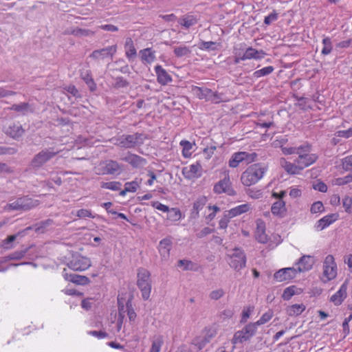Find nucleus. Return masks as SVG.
I'll return each instance as SVG.
<instances>
[{
  "mask_svg": "<svg viewBox=\"0 0 352 352\" xmlns=\"http://www.w3.org/2000/svg\"><path fill=\"white\" fill-rule=\"evenodd\" d=\"M30 107L29 103L28 102H21L20 104H14L10 107L11 110H13L16 112L25 113L28 110Z\"/></svg>",
  "mask_w": 352,
  "mask_h": 352,
  "instance_id": "5fc2aeb1",
  "label": "nucleus"
},
{
  "mask_svg": "<svg viewBox=\"0 0 352 352\" xmlns=\"http://www.w3.org/2000/svg\"><path fill=\"white\" fill-rule=\"evenodd\" d=\"M126 57L129 60H133L137 56V51L134 45L133 41L131 38H126L124 43Z\"/></svg>",
  "mask_w": 352,
  "mask_h": 352,
  "instance_id": "c85d7f7f",
  "label": "nucleus"
},
{
  "mask_svg": "<svg viewBox=\"0 0 352 352\" xmlns=\"http://www.w3.org/2000/svg\"><path fill=\"white\" fill-rule=\"evenodd\" d=\"M267 168L260 163L250 166L241 175V182L245 186L256 184L264 175Z\"/></svg>",
  "mask_w": 352,
  "mask_h": 352,
  "instance_id": "f257e3e1",
  "label": "nucleus"
},
{
  "mask_svg": "<svg viewBox=\"0 0 352 352\" xmlns=\"http://www.w3.org/2000/svg\"><path fill=\"white\" fill-rule=\"evenodd\" d=\"M179 144L182 146V155L185 158L190 157L192 154L190 151L192 148L193 145H195V143H191L188 140H183L180 142Z\"/></svg>",
  "mask_w": 352,
  "mask_h": 352,
  "instance_id": "a19ab883",
  "label": "nucleus"
},
{
  "mask_svg": "<svg viewBox=\"0 0 352 352\" xmlns=\"http://www.w3.org/2000/svg\"><path fill=\"white\" fill-rule=\"evenodd\" d=\"M255 238L261 243H266L269 240L267 235L265 234V224L261 219L256 221Z\"/></svg>",
  "mask_w": 352,
  "mask_h": 352,
  "instance_id": "5701e85b",
  "label": "nucleus"
},
{
  "mask_svg": "<svg viewBox=\"0 0 352 352\" xmlns=\"http://www.w3.org/2000/svg\"><path fill=\"white\" fill-rule=\"evenodd\" d=\"M341 166L344 170H352V155H348L341 160Z\"/></svg>",
  "mask_w": 352,
  "mask_h": 352,
  "instance_id": "603ef678",
  "label": "nucleus"
},
{
  "mask_svg": "<svg viewBox=\"0 0 352 352\" xmlns=\"http://www.w3.org/2000/svg\"><path fill=\"white\" fill-rule=\"evenodd\" d=\"M257 154L254 152L248 153L245 151H239L232 155L229 160V166L231 168H236L240 163L249 164L256 160Z\"/></svg>",
  "mask_w": 352,
  "mask_h": 352,
  "instance_id": "423d86ee",
  "label": "nucleus"
},
{
  "mask_svg": "<svg viewBox=\"0 0 352 352\" xmlns=\"http://www.w3.org/2000/svg\"><path fill=\"white\" fill-rule=\"evenodd\" d=\"M122 184L120 182H102L101 188L105 189H109L111 190H119L121 189Z\"/></svg>",
  "mask_w": 352,
  "mask_h": 352,
  "instance_id": "09e8293b",
  "label": "nucleus"
},
{
  "mask_svg": "<svg viewBox=\"0 0 352 352\" xmlns=\"http://www.w3.org/2000/svg\"><path fill=\"white\" fill-rule=\"evenodd\" d=\"M66 271V269L63 270V276L64 278L67 281L80 285H86L90 283L89 278L86 276L78 275L76 274H69Z\"/></svg>",
  "mask_w": 352,
  "mask_h": 352,
  "instance_id": "dca6fc26",
  "label": "nucleus"
},
{
  "mask_svg": "<svg viewBox=\"0 0 352 352\" xmlns=\"http://www.w3.org/2000/svg\"><path fill=\"white\" fill-rule=\"evenodd\" d=\"M322 43L324 45V47L321 52L322 54L324 56L329 54L333 50L332 42L331 38L329 37H325L322 39Z\"/></svg>",
  "mask_w": 352,
  "mask_h": 352,
  "instance_id": "de8ad7c7",
  "label": "nucleus"
},
{
  "mask_svg": "<svg viewBox=\"0 0 352 352\" xmlns=\"http://www.w3.org/2000/svg\"><path fill=\"white\" fill-rule=\"evenodd\" d=\"M271 212L274 216L284 217L287 212L285 202L283 200L275 201L271 207Z\"/></svg>",
  "mask_w": 352,
  "mask_h": 352,
  "instance_id": "bb28decb",
  "label": "nucleus"
},
{
  "mask_svg": "<svg viewBox=\"0 0 352 352\" xmlns=\"http://www.w3.org/2000/svg\"><path fill=\"white\" fill-rule=\"evenodd\" d=\"M337 217L336 214H330L324 216V217L319 219L315 224V228L318 231H321L324 228H327L334 221H336Z\"/></svg>",
  "mask_w": 352,
  "mask_h": 352,
  "instance_id": "393cba45",
  "label": "nucleus"
},
{
  "mask_svg": "<svg viewBox=\"0 0 352 352\" xmlns=\"http://www.w3.org/2000/svg\"><path fill=\"white\" fill-rule=\"evenodd\" d=\"M303 304H294L287 308V314L289 316H298L300 315L305 309Z\"/></svg>",
  "mask_w": 352,
  "mask_h": 352,
  "instance_id": "c9c22d12",
  "label": "nucleus"
},
{
  "mask_svg": "<svg viewBox=\"0 0 352 352\" xmlns=\"http://www.w3.org/2000/svg\"><path fill=\"white\" fill-rule=\"evenodd\" d=\"M172 245L173 241L170 236L166 237L160 241L158 251L162 259L167 260L169 258Z\"/></svg>",
  "mask_w": 352,
  "mask_h": 352,
  "instance_id": "2eb2a0df",
  "label": "nucleus"
},
{
  "mask_svg": "<svg viewBox=\"0 0 352 352\" xmlns=\"http://www.w3.org/2000/svg\"><path fill=\"white\" fill-rule=\"evenodd\" d=\"M246 194L252 199H257L262 197L263 192L261 190L255 188H248L245 190Z\"/></svg>",
  "mask_w": 352,
  "mask_h": 352,
  "instance_id": "bf43d9fd",
  "label": "nucleus"
},
{
  "mask_svg": "<svg viewBox=\"0 0 352 352\" xmlns=\"http://www.w3.org/2000/svg\"><path fill=\"white\" fill-rule=\"evenodd\" d=\"M274 70L273 66H267L261 69H258L253 73V77L255 78H260L263 76H267L271 74Z\"/></svg>",
  "mask_w": 352,
  "mask_h": 352,
  "instance_id": "79ce46f5",
  "label": "nucleus"
},
{
  "mask_svg": "<svg viewBox=\"0 0 352 352\" xmlns=\"http://www.w3.org/2000/svg\"><path fill=\"white\" fill-rule=\"evenodd\" d=\"M115 80L114 87L116 89L124 88L129 85V82L122 76H118Z\"/></svg>",
  "mask_w": 352,
  "mask_h": 352,
  "instance_id": "69168bd1",
  "label": "nucleus"
},
{
  "mask_svg": "<svg viewBox=\"0 0 352 352\" xmlns=\"http://www.w3.org/2000/svg\"><path fill=\"white\" fill-rule=\"evenodd\" d=\"M198 20L196 16L191 14H186L183 16L182 19H180L178 23L185 27L186 29H188L191 26L197 24Z\"/></svg>",
  "mask_w": 352,
  "mask_h": 352,
  "instance_id": "f704fd0d",
  "label": "nucleus"
},
{
  "mask_svg": "<svg viewBox=\"0 0 352 352\" xmlns=\"http://www.w3.org/2000/svg\"><path fill=\"white\" fill-rule=\"evenodd\" d=\"M306 153L304 151H300L298 158L295 160V162L300 166L302 170L314 164L318 158L316 154Z\"/></svg>",
  "mask_w": 352,
  "mask_h": 352,
  "instance_id": "f8f14e48",
  "label": "nucleus"
},
{
  "mask_svg": "<svg viewBox=\"0 0 352 352\" xmlns=\"http://www.w3.org/2000/svg\"><path fill=\"white\" fill-rule=\"evenodd\" d=\"M99 166L101 175H119L124 170V165L113 160L101 162Z\"/></svg>",
  "mask_w": 352,
  "mask_h": 352,
  "instance_id": "0eeeda50",
  "label": "nucleus"
},
{
  "mask_svg": "<svg viewBox=\"0 0 352 352\" xmlns=\"http://www.w3.org/2000/svg\"><path fill=\"white\" fill-rule=\"evenodd\" d=\"M349 285V280H345L342 284L338 291L331 296L330 301L332 302L336 306H338L342 303L346 298V290Z\"/></svg>",
  "mask_w": 352,
  "mask_h": 352,
  "instance_id": "4468645a",
  "label": "nucleus"
},
{
  "mask_svg": "<svg viewBox=\"0 0 352 352\" xmlns=\"http://www.w3.org/2000/svg\"><path fill=\"white\" fill-rule=\"evenodd\" d=\"M182 218L181 210L177 208H169V212H167L166 219L171 222H175L180 220Z\"/></svg>",
  "mask_w": 352,
  "mask_h": 352,
  "instance_id": "ea45409f",
  "label": "nucleus"
},
{
  "mask_svg": "<svg viewBox=\"0 0 352 352\" xmlns=\"http://www.w3.org/2000/svg\"><path fill=\"white\" fill-rule=\"evenodd\" d=\"M173 52H174V54L177 58H182L184 56H189L191 53V50H190V48L188 47L184 46V45L175 47Z\"/></svg>",
  "mask_w": 352,
  "mask_h": 352,
  "instance_id": "c03bdc74",
  "label": "nucleus"
},
{
  "mask_svg": "<svg viewBox=\"0 0 352 352\" xmlns=\"http://www.w3.org/2000/svg\"><path fill=\"white\" fill-rule=\"evenodd\" d=\"M298 289L296 286L292 285L285 289L283 291L282 298L285 300H289L294 295L298 294L296 291Z\"/></svg>",
  "mask_w": 352,
  "mask_h": 352,
  "instance_id": "8fccbe9b",
  "label": "nucleus"
},
{
  "mask_svg": "<svg viewBox=\"0 0 352 352\" xmlns=\"http://www.w3.org/2000/svg\"><path fill=\"white\" fill-rule=\"evenodd\" d=\"M191 90L192 94L199 100H205L206 102H209L212 91L211 89L192 86Z\"/></svg>",
  "mask_w": 352,
  "mask_h": 352,
  "instance_id": "b1692460",
  "label": "nucleus"
},
{
  "mask_svg": "<svg viewBox=\"0 0 352 352\" xmlns=\"http://www.w3.org/2000/svg\"><path fill=\"white\" fill-rule=\"evenodd\" d=\"M213 191L216 194L226 193L228 196L236 195V190L232 187V182L228 174L214 184Z\"/></svg>",
  "mask_w": 352,
  "mask_h": 352,
  "instance_id": "1a4fd4ad",
  "label": "nucleus"
},
{
  "mask_svg": "<svg viewBox=\"0 0 352 352\" xmlns=\"http://www.w3.org/2000/svg\"><path fill=\"white\" fill-rule=\"evenodd\" d=\"M242 54L245 60H260L263 58L267 54L263 50H258L252 47H249Z\"/></svg>",
  "mask_w": 352,
  "mask_h": 352,
  "instance_id": "4be33fe9",
  "label": "nucleus"
},
{
  "mask_svg": "<svg viewBox=\"0 0 352 352\" xmlns=\"http://www.w3.org/2000/svg\"><path fill=\"white\" fill-rule=\"evenodd\" d=\"M274 313L272 310H268L267 312L264 313L262 316L255 322V324L258 327L260 325L264 324L270 321L273 317Z\"/></svg>",
  "mask_w": 352,
  "mask_h": 352,
  "instance_id": "3c124183",
  "label": "nucleus"
},
{
  "mask_svg": "<svg viewBox=\"0 0 352 352\" xmlns=\"http://www.w3.org/2000/svg\"><path fill=\"white\" fill-rule=\"evenodd\" d=\"M342 206L346 212L350 214L352 212V198L346 196L342 199Z\"/></svg>",
  "mask_w": 352,
  "mask_h": 352,
  "instance_id": "0e129e2a",
  "label": "nucleus"
},
{
  "mask_svg": "<svg viewBox=\"0 0 352 352\" xmlns=\"http://www.w3.org/2000/svg\"><path fill=\"white\" fill-rule=\"evenodd\" d=\"M257 328L255 322H250L242 329L248 341L256 334Z\"/></svg>",
  "mask_w": 352,
  "mask_h": 352,
  "instance_id": "58836bf2",
  "label": "nucleus"
},
{
  "mask_svg": "<svg viewBox=\"0 0 352 352\" xmlns=\"http://www.w3.org/2000/svg\"><path fill=\"white\" fill-rule=\"evenodd\" d=\"M282 166L285 169V170L290 175H297L300 173L302 170L300 168V166L296 164H293L289 162L284 161V163L282 164Z\"/></svg>",
  "mask_w": 352,
  "mask_h": 352,
  "instance_id": "4c0bfd02",
  "label": "nucleus"
},
{
  "mask_svg": "<svg viewBox=\"0 0 352 352\" xmlns=\"http://www.w3.org/2000/svg\"><path fill=\"white\" fill-rule=\"evenodd\" d=\"M80 77L83 80V81L87 84V85L89 87V89L91 92H94L96 90L97 86L94 78H92L91 72L90 70L82 72L80 74Z\"/></svg>",
  "mask_w": 352,
  "mask_h": 352,
  "instance_id": "c756f323",
  "label": "nucleus"
},
{
  "mask_svg": "<svg viewBox=\"0 0 352 352\" xmlns=\"http://www.w3.org/2000/svg\"><path fill=\"white\" fill-rule=\"evenodd\" d=\"M298 274V271L294 267L282 268L274 274V279L278 282L290 280L294 278Z\"/></svg>",
  "mask_w": 352,
  "mask_h": 352,
  "instance_id": "ddd939ff",
  "label": "nucleus"
},
{
  "mask_svg": "<svg viewBox=\"0 0 352 352\" xmlns=\"http://www.w3.org/2000/svg\"><path fill=\"white\" fill-rule=\"evenodd\" d=\"M324 211L323 204L320 201H315L311 206L310 212L312 214L321 213Z\"/></svg>",
  "mask_w": 352,
  "mask_h": 352,
  "instance_id": "4d7b16f0",
  "label": "nucleus"
},
{
  "mask_svg": "<svg viewBox=\"0 0 352 352\" xmlns=\"http://www.w3.org/2000/svg\"><path fill=\"white\" fill-rule=\"evenodd\" d=\"M120 144L126 148H131L136 146L133 135L124 134L119 138Z\"/></svg>",
  "mask_w": 352,
  "mask_h": 352,
  "instance_id": "72a5a7b5",
  "label": "nucleus"
},
{
  "mask_svg": "<svg viewBox=\"0 0 352 352\" xmlns=\"http://www.w3.org/2000/svg\"><path fill=\"white\" fill-rule=\"evenodd\" d=\"M32 230V227H28L24 230L18 232L15 234L9 235L6 239L2 241V246L6 249L9 250L14 248L12 243L17 239L18 236H24L27 231Z\"/></svg>",
  "mask_w": 352,
  "mask_h": 352,
  "instance_id": "a878e982",
  "label": "nucleus"
},
{
  "mask_svg": "<svg viewBox=\"0 0 352 352\" xmlns=\"http://www.w3.org/2000/svg\"><path fill=\"white\" fill-rule=\"evenodd\" d=\"M217 43L213 41H201L199 49L202 50L214 51L217 49Z\"/></svg>",
  "mask_w": 352,
  "mask_h": 352,
  "instance_id": "864d4df0",
  "label": "nucleus"
},
{
  "mask_svg": "<svg viewBox=\"0 0 352 352\" xmlns=\"http://www.w3.org/2000/svg\"><path fill=\"white\" fill-rule=\"evenodd\" d=\"M124 187L127 189L128 192H135L140 187V185L136 180H134L130 182H126L124 184Z\"/></svg>",
  "mask_w": 352,
  "mask_h": 352,
  "instance_id": "338daca9",
  "label": "nucleus"
},
{
  "mask_svg": "<svg viewBox=\"0 0 352 352\" xmlns=\"http://www.w3.org/2000/svg\"><path fill=\"white\" fill-rule=\"evenodd\" d=\"M232 217L231 215H228V212L226 210L224 212L223 217L220 219L219 222V226L220 229H226L228 227V223L230 222V219Z\"/></svg>",
  "mask_w": 352,
  "mask_h": 352,
  "instance_id": "052dcab7",
  "label": "nucleus"
},
{
  "mask_svg": "<svg viewBox=\"0 0 352 352\" xmlns=\"http://www.w3.org/2000/svg\"><path fill=\"white\" fill-rule=\"evenodd\" d=\"M134 138L135 145L141 146L144 144V140L148 138L147 135L143 133H135L132 134Z\"/></svg>",
  "mask_w": 352,
  "mask_h": 352,
  "instance_id": "680f3d73",
  "label": "nucleus"
},
{
  "mask_svg": "<svg viewBox=\"0 0 352 352\" xmlns=\"http://www.w3.org/2000/svg\"><path fill=\"white\" fill-rule=\"evenodd\" d=\"M122 160L129 163L132 167L138 168L146 164V160L138 155L129 153L127 156L122 158Z\"/></svg>",
  "mask_w": 352,
  "mask_h": 352,
  "instance_id": "6ab92c4d",
  "label": "nucleus"
},
{
  "mask_svg": "<svg viewBox=\"0 0 352 352\" xmlns=\"http://www.w3.org/2000/svg\"><path fill=\"white\" fill-rule=\"evenodd\" d=\"M52 223L53 220L51 219H47L46 220L41 221L34 226L35 232L37 233H44L46 230V228L52 225Z\"/></svg>",
  "mask_w": 352,
  "mask_h": 352,
  "instance_id": "a18cd8bd",
  "label": "nucleus"
},
{
  "mask_svg": "<svg viewBox=\"0 0 352 352\" xmlns=\"http://www.w3.org/2000/svg\"><path fill=\"white\" fill-rule=\"evenodd\" d=\"M151 283L150 272L144 267L138 268L137 286L141 292L142 299L144 300H147L150 298L152 288Z\"/></svg>",
  "mask_w": 352,
  "mask_h": 352,
  "instance_id": "f03ea898",
  "label": "nucleus"
},
{
  "mask_svg": "<svg viewBox=\"0 0 352 352\" xmlns=\"http://www.w3.org/2000/svg\"><path fill=\"white\" fill-rule=\"evenodd\" d=\"M201 169V165L199 162L191 164L189 166L188 175H185L186 177L190 178L191 176L196 175Z\"/></svg>",
  "mask_w": 352,
  "mask_h": 352,
  "instance_id": "e2e57ef3",
  "label": "nucleus"
},
{
  "mask_svg": "<svg viewBox=\"0 0 352 352\" xmlns=\"http://www.w3.org/2000/svg\"><path fill=\"white\" fill-rule=\"evenodd\" d=\"M177 266L179 267H183V270L184 271L198 272L200 269V266L198 264L186 259L179 260Z\"/></svg>",
  "mask_w": 352,
  "mask_h": 352,
  "instance_id": "7c9ffc66",
  "label": "nucleus"
},
{
  "mask_svg": "<svg viewBox=\"0 0 352 352\" xmlns=\"http://www.w3.org/2000/svg\"><path fill=\"white\" fill-rule=\"evenodd\" d=\"M32 199L28 196L19 197L12 203L7 204L4 206V210L7 211H28L35 207V202Z\"/></svg>",
  "mask_w": 352,
  "mask_h": 352,
  "instance_id": "39448f33",
  "label": "nucleus"
},
{
  "mask_svg": "<svg viewBox=\"0 0 352 352\" xmlns=\"http://www.w3.org/2000/svg\"><path fill=\"white\" fill-rule=\"evenodd\" d=\"M311 150V146L307 144L305 146H300L298 147H282V151L285 155H291L294 153L299 154L300 151L305 152H309Z\"/></svg>",
  "mask_w": 352,
  "mask_h": 352,
  "instance_id": "473e14b6",
  "label": "nucleus"
},
{
  "mask_svg": "<svg viewBox=\"0 0 352 352\" xmlns=\"http://www.w3.org/2000/svg\"><path fill=\"white\" fill-rule=\"evenodd\" d=\"M250 209V205L248 204H244L236 207H234L227 211L228 212V215L230 214L231 217L233 218L234 217L247 212Z\"/></svg>",
  "mask_w": 352,
  "mask_h": 352,
  "instance_id": "e433bc0d",
  "label": "nucleus"
},
{
  "mask_svg": "<svg viewBox=\"0 0 352 352\" xmlns=\"http://www.w3.org/2000/svg\"><path fill=\"white\" fill-rule=\"evenodd\" d=\"M278 13L276 10H274L272 13L265 17L264 23L269 25L274 21H276L278 19Z\"/></svg>",
  "mask_w": 352,
  "mask_h": 352,
  "instance_id": "774afa93",
  "label": "nucleus"
},
{
  "mask_svg": "<svg viewBox=\"0 0 352 352\" xmlns=\"http://www.w3.org/2000/svg\"><path fill=\"white\" fill-rule=\"evenodd\" d=\"M66 265L74 271H85L91 265V263L88 257L84 256L78 252H73Z\"/></svg>",
  "mask_w": 352,
  "mask_h": 352,
  "instance_id": "20e7f679",
  "label": "nucleus"
},
{
  "mask_svg": "<svg viewBox=\"0 0 352 352\" xmlns=\"http://www.w3.org/2000/svg\"><path fill=\"white\" fill-rule=\"evenodd\" d=\"M127 316L129 318L130 321H134L136 318V313L135 312L133 306L132 302L131 300H128L126 302Z\"/></svg>",
  "mask_w": 352,
  "mask_h": 352,
  "instance_id": "6e6d98bb",
  "label": "nucleus"
},
{
  "mask_svg": "<svg viewBox=\"0 0 352 352\" xmlns=\"http://www.w3.org/2000/svg\"><path fill=\"white\" fill-rule=\"evenodd\" d=\"M155 72L157 76V82L162 85H166L172 82L170 75L160 65L155 67Z\"/></svg>",
  "mask_w": 352,
  "mask_h": 352,
  "instance_id": "412c9836",
  "label": "nucleus"
},
{
  "mask_svg": "<svg viewBox=\"0 0 352 352\" xmlns=\"http://www.w3.org/2000/svg\"><path fill=\"white\" fill-rule=\"evenodd\" d=\"M231 341L233 344H236L238 343L242 344L247 342L248 340L243 329H241L235 332Z\"/></svg>",
  "mask_w": 352,
  "mask_h": 352,
  "instance_id": "49530a36",
  "label": "nucleus"
},
{
  "mask_svg": "<svg viewBox=\"0 0 352 352\" xmlns=\"http://www.w3.org/2000/svg\"><path fill=\"white\" fill-rule=\"evenodd\" d=\"M117 52V45H113L104 48L95 50L89 55V57L96 61L103 60L107 58L112 59Z\"/></svg>",
  "mask_w": 352,
  "mask_h": 352,
  "instance_id": "9d476101",
  "label": "nucleus"
},
{
  "mask_svg": "<svg viewBox=\"0 0 352 352\" xmlns=\"http://www.w3.org/2000/svg\"><path fill=\"white\" fill-rule=\"evenodd\" d=\"M24 133L25 130L19 122H13L6 129V135L14 140L21 138Z\"/></svg>",
  "mask_w": 352,
  "mask_h": 352,
  "instance_id": "f3484780",
  "label": "nucleus"
},
{
  "mask_svg": "<svg viewBox=\"0 0 352 352\" xmlns=\"http://www.w3.org/2000/svg\"><path fill=\"white\" fill-rule=\"evenodd\" d=\"M314 263V257L309 255L302 256L296 263L298 265L296 268L298 272L309 271L312 268Z\"/></svg>",
  "mask_w": 352,
  "mask_h": 352,
  "instance_id": "aec40b11",
  "label": "nucleus"
},
{
  "mask_svg": "<svg viewBox=\"0 0 352 352\" xmlns=\"http://www.w3.org/2000/svg\"><path fill=\"white\" fill-rule=\"evenodd\" d=\"M94 34L95 32L91 30L83 29L80 28H76L71 30H67L65 32V34H71L76 37L90 36H94Z\"/></svg>",
  "mask_w": 352,
  "mask_h": 352,
  "instance_id": "2f4dec72",
  "label": "nucleus"
},
{
  "mask_svg": "<svg viewBox=\"0 0 352 352\" xmlns=\"http://www.w3.org/2000/svg\"><path fill=\"white\" fill-rule=\"evenodd\" d=\"M163 344L164 339L162 336H155L152 341L150 352H160Z\"/></svg>",
  "mask_w": 352,
  "mask_h": 352,
  "instance_id": "37998d69",
  "label": "nucleus"
},
{
  "mask_svg": "<svg viewBox=\"0 0 352 352\" xmlns=\"http://www.w3.org/2000/svg\"><path fill=\"white\" fill-rule=\"evenodd\" d=\"M323 274L328 280L333 279L337 275V265L334 257L331 254L326 256L323 263Z\"/></svg>",
  "mask_w": 352,
  "mask_h": 352,
  "instance_id": "9b49d317",
  "label": "nucleus"
},
{
  "mask_svg": "<svg viewBox=\"0 0 352 352\" xmlns=\"http://www.w3.org/2000/svg\"><path fill=\"white\" fill-rule=\"evenodd\" d=\"M210 96H211L210 98L209 102H210L211 103L219 104L224 101L223 98V94L222 93L212 91V94Z\"/></svg>",
  "mask_w": 352,
  "mask_h": 352,
  "instance_id": "13d9d810",
  "label": "nucleus"
},
{
  "mask_svg": "<svg viewBox=\"0 0 352 352\" xmlns=\"http://www.w3.org/2000/svg\"><path fill=\"white\" fill-rule=\"evenodd\" d=\"M207 197L205 196L199 197L193 203L192 208L190 211L189 218L190 219H196L199 217V210H202L207 203Z\"/></svg>",
  "mask_w": 352,
  "mask_h": 352,
  "instance_id": "a211bd4d",
  "label": "nucleus"
},
{
  "mask_svg": "<svg viewBox=\"0 0 352 352\" xmlns=\"http://www.w3.org/2000/svg\"><path fill=\"white\" fill-rule=\"evenodd\" d=\"M247 257L244 251L241 248H234L230 256V266L236 271H239L246 265Z\"/></svg>",
  "mask_w": 352,
  "mask_h": 352,
  "instance_id": "6e6552de",
  "label": "nucleus"
},
{
  "mask_svg": "<svg viewBox=\"0 0 352 352\" xmlns=\"http://www.w3.org/2000/svg\"><path fill=\"white\" fill-rule=\"evenodd\" d=\"M141 60L144 64H151L155 58V51L153 50L151 47H147L140 51Z\"/></svg>",
  "mask_w": 352,
  "mask_h": 352,
  "instance_id": "cd10ccee",
  "label": "nucleus"
},
{
  "mask_svg": "<svg viewBox=\"0 0 352 352\" xmlns=\"http://www.w3.org/2000/svg\"><path fill=\"white\" fill-rule=\"evenodd\" d=\"M59 153L60 151H56L52 147L41 150L32 159L29 165L30 168L35 170L40 169Z\"/></svg>",
  "mask_w": 352,
  "mask_h": 352,
  "instance_id": "7ed1b4c3",
  "label": "nucleus"
}]
</instances>
